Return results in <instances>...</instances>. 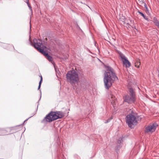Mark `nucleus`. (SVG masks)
Instances as JSON below:
<instances>
[{"mask_svg":"<svg viewBox=\"0 0 159 159\" xmlns=\"http://www.w3.org/2000/svg\"><path fill=\"white\" fill-rule=\"evenodd\" d=\"M118 80V78L113 69L108 67L105 72L103 79L105 88L108 89L111 86L114 81Z\"/></svg>","mask_w":159,"mask_h":159,"instance_id":"f257e3e1","label":"nucleus"},{"mask_svg":"<svg viewBox=\"0 0 159 159\" xmlns=\"http://www.w3.org/2000/svg\"><path fill=\"white\" fill-rule=\"evenodd\" d=\"M66 78L67 81L72 85L78 83L80 80L78 73L74 70L67 72Z\"/></svg>","mask_w":159,"mask_h":159,"instance_id":"f03ea898","label":"nucleus"},{"mask_svg":"<svg viewBox=\"0 0 159 159\" xmlns=\"http://www.w3.org/2000/svg\"><path fill=\"white\" fill-rule=\"evenodd\" d=\"M64 116V113L61 111H52L45 117L46 121L51 122L58 119L61 118Z\"/></svg>","mask_w":159,"mask_h":159,"instance_id":"7ed1b4c3","label":"nucleus"},{"mask_svg":"<svg viewBox=\"0 0 159 159\" xmlns=\"http://www.w3.org/2000/svg\"><path fill=\"white\" fill-rule=\"evenodd\" d=\"M131 113L126 116V121L128 126L131 128L133 127V125L137 124V114L133 111H131Z\"/></svg>","mask_w":159,"mask_h":159,"instance_id":"20e7f679","label":"nucleus"},{"mask_svg":"<svg viewBox=\"0 0 159 159\" xmlns=\"http://www.w3.org/2000/svg\"><path fill=\"white\" fill-rule=\"evenodd\" d=\"M129 94L125 96L124 100L128 103H132L134 102L135 100V95L133 89H129Z\"/></svg>","mask_w":159,"mask_h":159,"instance_id":"39448f33","label":"nucleus"},{"mask_svg":"<svg viewBox=\"0 0 159 159\" xmlns=\"http://www.w3.org/2000/svg\"><path fill=\"white\" fill-rule=\"evenodd\" d=\"M119 56L126 68H129L131 66V63L125 56L121 52H119Z\"/></svg>","mask_w":159,"mask_h":159,"instance_id":"423d86ee","label":"nucleus"},{"mask_svg":"<svg viewBox=\"0 0 159 159\" xmlns=\"http://www.w3.org/2000/svg\"><path fill=\"white\" fill-rule=\"evenodd\" d=\"M157 126L156 124L154 123L147 126L145 128V133H152L155 130Z\"/></svg>","mask_w":159,"mask_h":159,"instance_id":"0eeeda50","label":"nucleus"},{"mask_svg":"<svg viewBox=\"0 0 159 159\" xmlns=\"http://www.w3.org/2000/svg\"><path fill=\"white\" fill-rule=\"evenodd\" d=\"M34 43V47L38 51L41 49V46L42 45V41L39 39H34L33 40Z\"/></svg>","mask_w":159,"mask_h":159,"instance_id":"6e6552de","label":"nucleus"},{"mask_svg":"<svg viewBox=\"0 0 159 159\" xmlns=\"http://www.w3.org/2000/svg\"><path fill=\"white\" fill-rule=\"evenodd\" d=\"M109 97L111 98L110 100L111 101V104H112L113 107H115L117 103L116 98L112 94H110Z\"/></svg>","mask_w":159,"mask_h":159,"instance_id":"1a4fd4ad","label":"nucleus"},{"mask_svg":"<svg viewBox=\"0 0 159 159\" xmlns=\"http://www.w3.org/2000/svg\"><path fill=\"white\" fill-rule=\"evenodd\" d=\"M153 20L154 23L159 29V21L157 20L156 17L153 18Z\"/></svg>","mask_w":159,"mask_h":159,"instance_id":"9d476101","label":"nucleus"},{"mask_svg":"<svg viewBox=\"0 0 159 159\" xmlns=\"http://www.w3.org/2000/svg\"><path fill=\"white\" fill-rule=\"evenodd\" d=\"M140 65V62L139 60H137L135 63V66L137 68H139Z\"/></svg>","mask_w":159,"mask_h":159,"instance_id":"9b49d317","label":"nucleus"},{"mask_svg":"<svg viewBox=\"0 0 159 159\" xmlns=\"http://www.w3.org/2000/svg\"><path fill=\"white\" fill-rule=\"evenodd\" d=\"M39 51L44 55L45 56V57L48 55V53L45 51H44L43 49L41 48V49H39Z\"/></svg>","mask_w":159,"mask_h":159,"instance_id":"f8f14e48","label":"nucleus"},{"mask_svg":"<svg viewBox=\"0 0 159 159\" xmlns=\"http://www.w3.org/2000/svg\"><path fill=\"white\" fill-rule=\"evenodd\" d=\"M138 12L141 16H142L145 20H147L148 21V18L142 12L139 11H138Z\"/></svg>","mask_w":159,"mask_h":159,"instance_id":"ddd939ff","label":"nucleus"},{"mask_svg":"<svg viewBox=\"0 0 159 159\" xmlns=\"http://www.w3.org/2000/svg\"><path fill=\"white\" fill-rule=\"evenodd\" d=\"M25 2H26L29 7V9L30 11L32 13V7L30 5L29 3V0H25Z\"/></svg>","mask_w":159,"mask_h":159,"instance_id":"4468645a","label":"nucleus"},{"mask_svg":"<svg viewBox=\"0 0 159 159\" xmlns=\"http://www.w3.org/2000/svg\"><path fill=\"white\" fill-rule=\"evenodd\" d=\"M47 58L49 61L51 62L52 63L53 61L52 60V57L48 55L46 57Z\"/></svg>","mask_w":159,"mask_h":159,"instance_id":"2eb2a0df","label":"nucleus"},{"mask_svg":"<svg viewBox=\"0 0 159 159\" xmlns=\"http://www.w3.org/2000/svg\"><path fill=\"white\" fill-rule=\"evenodd\" d=\"M40 78H41L39 82V86L38 88V89H39L40 88V87H41V83L42 82L43 78H42V77L41 75L40 76Z\"/></svg>","mask_w":159,"mask_h":159,"instance_id":"dca6fc26","label":"nucleus"},{"mask_svg":"<svg viewBox=\"0 0 159 159\" xmlns=\"http://www.w3.org/2000/svg\"><path fill=\"white\" fill-rule=\"evenodd\" d=\"M4 131L0 129V135H3Z\"/></svg>","mask_w":159,"mask_h":159,"instance_id":"f3484780","label":"nucleus"},{"mask_svg":"<svg viewBox=\"0 0 159 159\" xmlns=\"http://www.w3.org/2000/svg\"><path fill=\"white\" fill-rule=\"evenodd\" d=\"M112 119V118H110V119H108L107 121H105V123H107L109 122Z\"/></svg>","mask_w":159,"mask_h":159,"instance_id":"a211bd4d","label":"nucleus"},{"mask_svg":"<svg viewBox=\"0 0 159 159\" xmlns=\"http://www.w3.org/2000/svg\"><path fill=\"white\" fill-rule=\"evenodd\" d=\"M122 140V138H120L119 139V140L118 141V143H121V141Z\"/></svg>","mask_w":159,"mask_h":159,"instance_id":"6ab92c4d","label":"nucleus"},{"mask_svg":"<svg viewBox=\"0 0 159 159\" xmlns=\"http://www.w3.org/2000/svg\"><path fill=\"white\" fill-rule=\"evenodd\" d=\"M139 2L140 4H142L143 2L142 1V0H139Z\"/></svg>","mask_w":159,"mask_h":159,"instance_id":"aec40b11","label":"nucleus"},{"mask_svg":"<svg viewBox=\"0 0 159 159\" xmlns=\"http://www.w3.org/2000/svg\"><path fill=\"white\" fill-rule=\"evenodd\" d=\"M144 6H145V8L147 10L148 9V8H147V5H146V4H145Z\"/></svg>","mask_w":159,"mask_h":159,"instance_id":"412c9836","label":"nucleus"},{"mask_svg":"<svg viewBox=\"0 0 159 159\" xmlns=\"http://www.w3.org/2000/svg\"><path fill=\"white\" fill-rule=\"evenodd\" d=\"M158 76L159 77V71H158Z\"/></svg>","mask_w":159,"mask_h":159,"instance_id":"4be33fe9","label":"nucleus"}]
</instances>
